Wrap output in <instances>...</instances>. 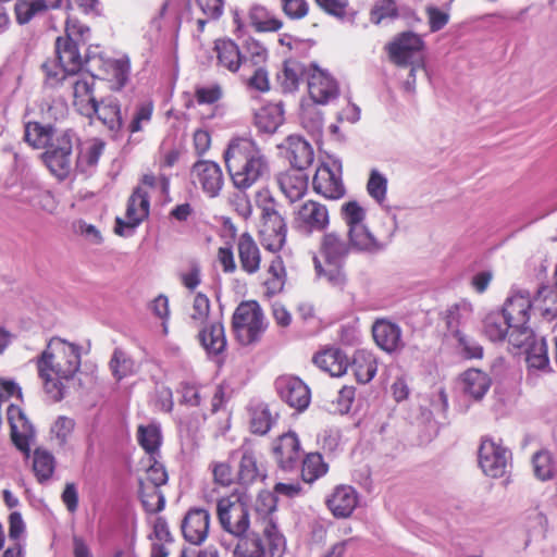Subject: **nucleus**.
Segmentation results:
<instances>
[{
    "label": "nucleus",
    "instance_id": "nucleus-1",
    "mask_svg": "<svg viewBox=\"0 0 557 557\" xmlns=\"http://www.w3.org/2000/svg\"><path fill=\"white\" fill-rule=\"evenodd\" d=\"M36 367L46 394L59 401L64 398L69 383L81 368V346L52 337L36 358Z\"/></svg>",
    "mask_w": 557,
    "mask_h": 557
},
{
    "label": "nucleus",
    "instance_id": "nucleus-2",
    "mask_svg": "<svg viewBox=\"0 0 557 557\" xmlns=\"http://www.w3.org/2000/svg\"><path fill=\"white\" fill-rule=\"evenodd\" d=\"M89 38L90 28L86 24L73 16L66 18L64 36L55 40V59L41 65L47 85L58 87L64 76L87 72V63L92 55H83L82 49L86 48Z\"/></svg>",
    "mask_w": 557,
    "mask_h": 557
},
{
    "label": "nucleus",
    "instance_id": "nucleus-3",
    "mask_svg": "<svg viewBox=\"0 0 557 557\" xmlns=\"http://www.w3.org/2000/svg\"><path fill=\"white\" fill-rule=\"evenodd\" d=\"M24 139L34 148H46L41 158L55 177L59 180L67 177L72 170L73 144L77 140L72 129H60L38 122H28L25 125Z\"/></svg>",
    "mask_w": 557,
    "mask_h": 557
},
{
    "label": "nucleus",
    "instance_id": "nucleus-4",
    "mask_svg": "<svg viewBox=\"0 0 557 557\" xmlns=\"http://www.w3.org/2000/svg\"><path fill=\"white\" fill-rule=\"evenodd\" d=\"M234 187L244 191L269 172V162L261 148L248 137L232 138L223 153Z\"/></svg>",
    "mask_w": 557,
    "mask_h": 557
},
{
    "label": "nucleus",
    "instance_id": "nucleus-5",
    "mask_svg": "<svg viewBox=\"0 0 557 557\" xmlns=\"http://www.w3.org/2000/svg\"><path fill=\"white\" fill-rule=\"evenodd\" d=\"M351 250L349 242L347 243L335 232L325 233L321 239L320 252L324 258L325 267L321 261L314 258V268L319 276L326 278L334 286H341L345 282V275L342 271L343 263Z\"/></svg>",
    "mask_w": 557,
    "mask_h": 557
},
{
    "label": "nucleus",
    "instance_id": "nucleus-6",
    "mask_svg": "<svg viewBox=\"0 0 557 557\" xmlns=\"http://www.w3.org/2000/svg\"><path fill=\"white\" fill-rule=\"evenodd\" d=\"M531 309H533V302L525 290L512 292L504 304L502 312L513 325V331L510 333V344L513 347H523L533 336V331L527 325Z\"/></svg>",
    "mask_w": 557,
    "mask_h": 557
},
{
    "label": "nucleus",
    "instance_id": "nucleus-7",
    "mask_svg": "<svg viewBox=\"0 0 557 557\" xmlns=\"http://www.w3.org/2000/svg\"><path fill=\"white\" fill-rule=\"evenodd\" d=\"M258 207L261 210L260 237L267 250L276 252L286 242V223L275 209L274 199L269 193H259Z\"/></svg>",
    "mask_w": 557,
    "mask_h": 557
},
{
    "label": "nucleus",
    "instance_id": "nucleus-8",
    "mask_svg": "<svg viewBox=\"0 0 557 557\" xmlns=\"http://www.w3.org/2000/svg\"><path fill=\"white\" fill-rule=\"evenodd\" d=\"M216 515L223 530L237 537L249 529V513L245 493L234 491L221 497L216 504Z\"/></svg>",
    "mask_w": 557,
    "mask_h": 557
},
{
    "label": "nucleus",
    "instance_id": "nucleus-9",
    "mask_svg": "<svg viewBox=\"0 0 557 557\" xmlns=\"http://www.w3.org/2000/svg\"><path fill=\"white\" fill-rule=\"evenodd\" d=\"M232 327L242 345L258 342L267 327L259 304L253 300L240 302L233 313Z\"/></svg>",
    "mask_w": 557,
    "mask_h": 557
},
{
    "label": "nucleus",
    "instance_id": "nucleus-10",
    "mask_svg": "<svg viewBox=\"0 0 557 557\" xmlns=\"http://www.w3.org/2000/svg\"><path fill=\"white\" fill-rule=\"evenodd\" d=\"M255 509L261 519L262 534L269 546V557H283L286 552V540L272 517L276 509V498L273 493L260 492L256 499Z\"/></svg>",
    "mask_w": 557,
    "mask_h": 557
},
{
    "label": "nucleus",
    "instance_id": "nucleus-11",
    "mask_svg": "<svg viewBox=\"0 0 557 557\" xmlns=\"http://www.w3.org/2000/svg\"><path fill=\"white\" fill-rule=\"evenodd\" d=\"M129 60L127 57L112 59L103 55H92L87 63V72L96 78L108 81L111 88L119 90L127 82L129 75Z\"/></svg>",
    "mask_w": 557,
    "mask_h": 557
},
{
    "label": "nucleus",
    "instance_id": "nucleus-12",
    "mask_svg": "<svg viewBox=\"0 0 557 557\" xmlns=\"http://www.w3.org/2000/svg\"><path fill=\"white\" fill-rule=\"evenodd\" d=\"M95 76L83 71L64 76L59 86H63L71 91L73 104L76 110L83 114H89L92 110V103L96 101L94 95Z\"/></svg>",
    "mask_w": 557,
    "mask_h": 557
},
{
    "label": "nucleus",
    "instance_id": "nucleus-13",
    "mask_svg": "<svg viewBox=\"0 0 557 557\" xmlns=\"http://www.w3.org/2000/svg\"><path fill=\"white\" fill-rule=\"evenodd\" d=\"M511 454L493 438H484L479 449V465L491 478H502L510 467Z\"/></svg>",
    "mask_w": 557,
    "mask_h": 557
},
{
    "label": "nucleus",
    "instance_id": "nucleus-14",
    "mask_svg": "<svg viewBox=\"0 0 557 557\" xmlns=\"http://www.w3.org/2000/svg\"><path fill=\"white\" fill-rule=\"evenodd\" d=\"M149 193L144 187L137 186L128 199L126 220L116 219L115 233L121 236H131L135 228L149 215Z\"/></svg>",
    "mask_w": 557,
    "mask_h": 557
},
{
    "label": "nucleus",
    "instance_id": "nucleus-15",
    "mask_svg": "<svg viewBox=\"0 0 557 557\" xmlns=\"http://www.w3.org/2000/svg\"><path fill=\"white\" fill-rule=\"evenodd\" d=\"M313 190L327 199H338L345 194L342 181V163L331 160L322 163L315 171L312 181Z\"/></svg>",
    "mask_w": 557,
    "mask_h": 557
},
{
    "label": "nucleus",
    "instance_id": "nucleus-16",
    "mask_svg": "<svg viewBox=\"0 0 557 557\" xmlns=\"http://www.w3.org/2000/svg\"><path fill=\"white\" fill-rule=\"evenodd\" d=\"M190 181L209 198H216L223 186L224 175L221 166L211 160H199L190 170Z\"/></svg>",
    "mask_w": 557,
    "mask_h": 557
},
{
    "label": "nucleus",
    "instance_id": "nucleus-17",
    "mask_svg": "<svg viewBox=\"0 0 557 557\" xmlns=\"http://www.w3.org/2000/svg\"><path fill=\"white\" fill-rule=\"evenodd\" d=\"M295 227L304 234L323 232L330 224V213L326 206L307 200L295 212Z\"/></svg>",
    "mask_w": 557,
    "mask_h": 557
},
{
    "label": "nucleus",
    "instance_id": "nucleus-18",
    "mask_svg": "<svg viewBox=\"0 0 557 557\" xmlns=\"http://www.w3.org/2000/svg\"><path fill=\"white\" fill-rule=\"evenodd\" d=\"M275 388L280 398L297 411H304L310 404V389L297 376L282 375L277 377Z\"/></svg>",
    "mask_w": 557,
    "mask_h": 557
},
{
    "label": "nucleus",
    "instance_id": "nucleus-19",
    "mask_svg": "<svg viewBox=\"0 0 557 557\" xmlns=\"http://www.w3.org/2000/svg\"><path fill=\"white\" fill-rule=\"evenodd\" d=\"M272 454L283 471L296 469L302 455L297 434L287 432L278 436L272 444Z\"/></svg>",
    "mask_w": 557,
    "mask_h": 557
},
{
    "label": "nucleus",
    "instance_id": "nucleus-20",
    "mask_svg": "<svg viewBox=\"0 0 557 557\" xmlns=\"http://www.w3.org/2000/svg\"><path fill=\"white\" fill-rule=\"evenodd\" d=\"M308 89L311 99L320 104H326L338 96L336 81L315 64L309 67Z\"/></svg>",
    "mask_w": 557,
    "mask_h": 557
},
{
    "label": "nucleus",
    "instance_id": "nucleus-21",
    "mask_svg": "<svg viewBox=\"0 0 557 557\" xmlns=\"http://www.w3.org/2000/svg\"><path fill=\"white\" fill-rule=\"evenodd\" d=\"M210 519L209 511L203 508L189 509L182 521L184 539L193 545L202 544L209 534Z\"/></svg>",
    "mask_w": 557,
    "mask_h": 557
},
{
    "label": "nucleus",
    "instance_id": "nucleus-22",
    "mask_svg": "<svg viewBox=\"0 0 557 557\" xmlns=\"http://www.w3.org/2000/svg\"><path fill=\"white\" fill-rule=\"evenodd\" d=\"M11 428V438L14 445L23 453L29 451L30 441L35 436V430L25 413L17 405H10L7 411Z\"/></svg>",
    "mask_w": 557,
    "mask_h": 557
},
{
    "label": "nucleus",
    "instance_id": "nucleus-23",
    "mask_svg": "<svg viewBox=\"0 0 557 557\" xmlns=\"http://www.w3.org/2000/svg\"><path fill=\"white\" fill-rule=\"evenodd\" d=\"M347 236L352 250L369 255L383 251L392 239V234L383 237L376 236L367 224L347 231Z\"/></svg>",
    "mask_w": 557,
    "mask_h": 557
},
{
    "label": "nucleus",
    "instance_id": "nucleus-24",
    "mask_svg": "<svg viewBox=\"0 0 557 557\" xmlns=\"http://www.w3.org/2000/svg\"><path fill=\"white\" fill-rule=\"evenodd\" d=\"M423 48L422 38L413 33H404L388 45V54L391 60L399 65L407 66L411 64L413 55Z\"/></svg>",
    "mask_w": 557,
    "mask_h": 557
},
{
    "label": "nucleus",
    "instance_id": "nucleus-25",
    "mask_svg": "<svg viewBox=\"0 0 557 557\" xmlns=\"http://www.w3.org/2000/svg\"><path fill=\"white\" fill-rule=\"evenodd\" d=\"M239 267L248 275L256 274L261 265V251L249 233H243L236 240Z\"/></svg>",
    "mask_w": 557,
    "mask_h": 557
},
{
    "label": "nucleus",
    "instance_id": "nucleus-26",
    "mask_svg": "<svg viewBox=\"0 0 557 557\" xmlns=\"http://www.w3.org/2000/svg\"><path fill=\"white\" fill-rule=\"evenodd\" d=\"M372 334L379 347L393 352L404 346L399 325L387 320H377L372 326Z\"/></svg>",
    "mask_w": 557,
    "mask_h": 557
},
{
    "label": "nucleus",
    "instance_id": "nucleus-27",
    "mask_svg": "<svg viewBox=\"0 0 557 557\" xmlns=\"http://www.w3.org/2000/svg\"><path fill=\"white\" fill-rule=\"evenodd\" d=\"M326 505L335 517L347 518L358 505V494L349 485H339L327 498Z\"/></svg>",
    "mask_w": 557,
    "mask_h": 557
},
{
    "label": "nucleus",
    "instance_id": "nucleus-28",
    "mask_svg": "<svg viewBox=\"0 0 557 557\" xmlns=\"http://www.w3.org/2000/svg\"><path fill=\"white\" fill-rule=\"evenodd\" d=\"M92 110L89 114H83L88 119L96 116L110 131H119L122 126V116L120 104L116 99L108 97L92 103Z\"/></svg>",
    "mask_w": 557,
    "mask_h": 557
},
{
    "label": "nucleus",
    "instance_id": "nucleus-29",
    "mask_svg": "<svg viewBox=\"0 0 557 557\" xmlns=\"http://www.w3.org/2000/svg\"><path fill=\"white\" fill-rule=\"evenodd\" d=\"M314 364L331 376H342L347 372L349 360L338 348L324 349L313 357Z\"/></svg>",
    "mask_w": 557,
    "mask_h": 557
},
{
    "label": "nucleus",
    "instance_id": "nucleus-30",
    "mask_svg": "<svg viewBox=\"0 0 557 557\" xmlns=\"http://www.w3.org/2000/svg\"><path fill=\"white\" fill-rule=\"evenodd\" d=\"M286 158L294 169L305 170L313 162L314 152L302 137L290 135L286 139Z\"/></svg>",
    "mask_w": 557,
    "mask_h": 557
},
{
    "label": "nucleus",
    "instance_id": "nucleus-31",
    "mask_svg": "<svg viewBox=\"0 0 557 557\" xmlns=\"http://www.w3.org/2000/svg\"><path fill=\"white\" fill-rule=\"evenodd\" d=\"M198 338L208 355L216 356L226 348L224 326L220 321L209 322L201 326Z\"/></svg>",
    "mask_w": 557,
    "mask_h": 557
},
{
    "label": "nucleus",
    "instance_id": "nucleus-32",
    "mask_svg": "<svg viewBox=\"0 0 557 557\" xmlns=\"http://www.w3.org/2000/svg\"><path fill=\"white\" fill-rule=\"evenodd\" d=\"M301 171L302 170L293 169L280 174L277 177V183L282 193L292 202L300 199L308 188V177Z\"/></svg>",
    "mask_w": 557,
    "mask_h": 557
},
{
    "label": "nucleus",
    "instance_id": "nucleus-33",
    "mask_svg": "<svg viewBox=\"0 0 557 557\" xmlns=\"http://www.w3.org/2000/svg\"><path fill=\"white\" fill-rule=\"evenodd\" d=\"M267 476V470L263 465L258 462L257 456L250 448H243L238 469V479L240 484L249 485L257 481H262Z\"/></svg>",
    "mask_w": 557,
    "mask_h": 557
},
{
    "label": "nucleus",
    "instance_id": "nucleus-34",
    "mask_svg": "<svg viewBox=\"0 0 557 557\" xmlns=\"http://www.w3.org/2000/svg\"><path fill=\"white\" fill-rule=\"evenodd\" d=\"M309 69L298 60L289 59L284 62L283 70L277 75V82L284 92L298 89L304 77L308 78Z\"/></svg>",
    "mask_w": 557,
    "mask_h": 557
},
{
    "label": "nucleus",
    "instance_id": "nucleus-35",
    "mask_svg": "<svg viewBox=\"0 0 557 557\" xmlns=\"http://www.w3.org/2000/svg\"><path fill=\"white\" fill-rule=\"evenodd\" d=\"M356 380L359 383H369L376 374L377 361L375 356L368 350H357L349 362Z\"/></svg>",
    "mask_w": 557,
    "mask_h": 557
},
{
    "label": "nucleus",
    "instance_id": "nucleus-36",
    "mask_svg": "<svg viewBox=\"0 0 557 557\" xmlns=\"http://www.w3.org/2000/svg\"><path fill=\"white\" fill-rule=\"evenodd\" d=\"M214 50L220 66L232 73L242 67V52L238 46L231 39H219L215 41Z\"/></svg>",
    "mask_w": 557,
    "mask_h": 557
},
{
    "label": "nucleus",
    "instance_id": "nucleus-37",
    "mask_svg": "<svg viewBox=\"0 0 557 557\" xmlns=\"http://www.w3.org/2000/svg\"><path fill=\"white\" fill-rule=\"evenodd\" d=\"M484 333L492 342H500L506 337L510 343V333L513 325L506 319L502 311L490 312L483 322Z\"/></svg>",
    "mask_w": 557,
    "mask_h": 557
},
{
    "label": "nucleus",
    "instance_id": "nucleus-38",
    "mask_svg": "<svg viewBox=\"0 0 557 557\" xmlns=\"http://www.w3.org/2000/svg\"><path fill=\"white\" fill-rule=\"evenodd\" d=\"M463 391L474 399H481L491 387L492 380L486 372L469 369L462 374Z\"/></svg>",
    "mask_w": 557,
    "mask_h": 557
},
{
    "label": "nucleus",
    "instance_id": "nucleus-39",
    "mask_svg": "<svg viewBox=\"0 0 557 557\" xmlns=\"http://www.w3.org/2000/svg\"><path fill=\"white\" fill-rule=\"evenodd\" d=\"M524 346H527V363L529 369L548 371L549 359L545 338L541 337L537 339L533 335Z\"/></svg>",
    "mask_w": 557,
    "mask_h": 557
},
{
    "label": "nucleus",
    "instance_id": "nucleus-40",
    "mask_svg": "<svg viewBox=\"0 0 557 557\" xmlns=\"http://www.w3.org/2000/svg\"><path fill=\"white\" fill-rule=\"evenodd\" d=\"M104 149V144L99 139H92L81 146L78 150L76 168L82 173L90 172L99 161Z\"/></svg>",
    "mask_w": 557,
    "mask_h": 557
},
{
    "label": "nucleus",
    "instance_id": "nucleus-41",
    "mask_svg": "<svg viewBox=\"0 0 557 557\" xmlns=\"http://www.w3.org/2000/svg\"><path fill=\"white\" fill-rule=\"evenodd\" d=\"M533 310L543 318L552 320L557 317V289L552 286H542L532 299Z\"/></svg>",
    "mask_w": 557,
    "mask_h": 557
},
{
    "label": "nucleus",
    "instance_id": "nucleus-42",
    "mask_svg": "<svg viewBox=\"0 0 557 557\" xmlns=\"http://www.w3.org/2000/svg\"><path fill=\"white\" fill-rule=\"evenodd\" d=\"M137 441L141 448L149 455V458L158 457L162 442L160 426L154 423L139 425L137 429Z\"/></svg>",
    "mask_w": 557,
    "mask_h": 557
},
{
    "label": "nucleus",
    "instance_id": "nucleus-43",
    "mask_svg": "<svg viewBox=\"0 0 557 557\" xmlns=\"http://www.w3.org/2000/svg\"><path fill=\"white\" fill-rule=\"evenodd\" d=\"M249 21L258 32H276L283 26L280 18L260 4H255L250 8Z\"/></svg>",
    "mask_w": 557,
    "mask_h": 557
},
{
    "label": "nucleus",
    "instance_id": "nucleus-44",
    "mask_svg": "<svg viewBox=\"0 0 557 557\" xmlns=\"http://www.w3.org/2000/svg\"><path fill=\"white\" fill-rule=\"evenodd\" d=\"M473 308L468 301H460L450 306L446 310L445 320L449 335L454 333L456 329L466 325L472 318Z\"/></svg>",
    "mask_w": 557,
    "mask_h": 557
},
{
    "label": "nucleus",
    "instance_id": "nucleus-45",
    "mask_svg": "<svg viewBox=\"0 0 557 557\" xmlns=\"http://www.w3.org/2000/svg\"><path fill=\"white\" fill-rule=\"evenodd\" d=\"M269 553L268 542L264 536L242 537L234 548V557H265Z\"/></svg>",
    "mask_w": 557,
    "mask_h": 557
},
{
    "label": "nucleus",
    "instance_id": "nucleus-46",
    "mask_svg": "<svg viewBox=\"0 0 557 557\" xmlns=\"http://www.w3.org/2000/svg\"><path fill=\"white\" fill-rule=\"evenodd\" d=\"M329 466L318 453L308 454L301 467V478L306 483H313L326 474Z\"/></svg>",
    "mask_w": 557,
    "mask_h": 557
},
{
    "label": "nucleus",
    "instance_id": "nucleus-47",
    "mask_svg": "<svg viewBox=\"0 0 557 557\" xmlns=\"http://www.w3.org/2000/svg\"><path fill=\"white\" fill-rule=\"evenodd\" d=\"M450 336L456 341L455 347L463 358L480 359L483 357V347L460 329H456Z\"/></svg>",
    "mask_w": 557,
    "mask_h": 557
},
{
    "label": "nucleus",
    "instance_id": "nucleus-48",
    "mask_svg": "<svg viewBox=\"0 0 557 557\" xmlns=\"http://www.w3.org/2000/svg\"><path fill=\"white\" fill-rule=\"evenodd\" d=\"M153 535L161 543L152 544L150 557H168L169 550L165 545L171 543L173 539L166 521L161 517L156 518L153 522Z\"/></svg>",
    "mask_w": 557,
    "mask_h": 557
},
{
    "label": "nucleus",
    "instance_id": "nucleus-49",
    "mask_svg": "<svg viewBox=\"0 0 557 557\" xmlns=\"http://www.w3.org/2000/svg\"><path fill=\"white\" fill-rule=\"evenodd\" d=\"M242 58V67L244 71L261 67L264 66L268 60V50L258 41H247Z\"/></svg>",
    "mask_w": 557,
    "mask_h": 557
},
{
    "label": "nucleus",
    "instance_id": "nucleus-50",
    "mask_svg": "<svg viewBox=\"0 0 557 557\" xmlns=\"http://www.w3.org/2000/svg\"><path fill=\"white\" fill-rule=\"evenodd\" d=\"M139 496L145 510L149 513H157L165 506V497L158 486L139 485Z\"/></svg>",
    "mask_w": 557,
    "mask_h": 557
},
{
    "label": "nucleus",
    "instance_id": "nucleus-51",
    "mask_svg": "<svg viewBox=\"0 0 557 557\" xmlns=\"http://www.w3.org/2000/svg\"><path fill=\"white\" fill-rule=\"evenodd\" d=\"M41 4L36 0H17L14 4L15 21L20 25H26L37 16L47 13Z\"/></svg>",
    "mask_w": 557,
    "mask_h": 557
},
{
    "label": "nucleus",
    "instance_id": "nucleus-52",
    "mask_svg": "<svg viewBox=\"0 0 557 557\" xmlns=\"http://www.w3.org/2000/svg\"><path fill=\"white\" fill-rule=\"evenodd\" d=\"M277 414L273 416L267 405L257 406L250 420L251 432L259 435L267 434L276 422Z\"/></svg>",
    "mask_w": 557,
    "mask_h": 557
},
{
    "label": "nucleus",
    "instance_id": "nucleus-53",
    "mask_svg": "<svg viewBox=\"0 0 557 557\" xmlns=\"http://www.w3.org/2000/svg\"><path fill=\"white\" fill-rule=\"evenodd\" d=\"M258 125L265 132H274L283 123V110L280 104H269L256 115Z\"/></svg>",
    "mask_w": 557,
    "mask_h": 557
},
{
    "label": "nucleus",
    "instance_id": "nucleus-54",
    "mask_svg": "<svg viewBox=\"0 0 557 557\" xmlns=\"http://www.w3.org/2000/svg\"><path fill=\"white\" fill-rule=\"evenodd\" d=\"M33 469L38 482H47L54 471L53 456L44 449H36L34 453Z\"/></svg>",
    "mask_w": 557,
    "mask_h": 557
},
{
    "label": "nucleus",
    "instance_id": "nucleus-55",
    "mask_svg": "<svg viewBox=\"0 0 557 557\" xmlns=\"http://www.w3.org/2000/svg\"><path fill=\"white\" fill-rule=\"evenodd\" d=\"M210 300L202 294L198 293L194 296L193 304L188 313L191 324L195 326H203L209 323Z\"/></svg>",
    "mask_w": 557,
    "mask_h": 557
},
{
    "label": "nucleus",
    "instance_id": "nucleus-56",
    "mask_svg": "<svg viewBox=\"0 0 557 557\" xmlns=\"http://www.w3.org/2000/svg\"><path fill=\"white\" fill-rule=\"evenodd\" d=\"M341 216L349 231L364 225L367 213L357 201H348L342 206Z\"/></svg>",
    "mask_w": 557,
    "mask_h": 557
},
{
    "label": "nucleus",
    "instance_id": "nucleus-57",
    "mask_svg": "<svg viewBox=\"0 0 557 557\" xmlns=\"http://www.w3.org/2000/svg\"><path fill=\"white\" fill-rule=\"evenodd\" d=\"M367 191L376 203L383 206L387 195V178L385 175L375 169L371 170Z\"/></svg>",
    "mask_w": 557,
    "mask_h": 557
},
{
    "label": "nucleus",
    "instance_id": "nucleus-58",
    "mask_svg": "<svg viewBox=\"0 0 557 557\" xmlns=\"http://www.w3.org/2000/svg\"><path fill=\"white\" fill-rule=\"evenodd\" d=\"M398 15L394 0H376L370 11V21L379 25L384 21H391Z\"/></svg>",
    "mask_w": 557,
    "mask_h": 557
},
{
    "label": "nucleus",
    "instance_id": "nucleus-59",
    "mask_svg": "<svg viewBox=\"0 0 557 557\" xmlns=\"http://www.w3.org/2000/svg\"><path fill=\"white\" fill-rule=\"evenodd\" d=\"M534 474L542 481L549 480L554 476V461L549 451L541 450L533 456Z\"/></svg>",
    "mask_w": 557,
    "mask_h": 557
},
{
    "label": "nucleus",
    "instance_id": "nucleus-60",
    "mask_svg": "<svg viewBox=\"0 0 557 557\" xmlns=\"http://www.w3.org/2000/svg\"><path fill=\"white\" fill-rule=\"evenodd\" d=\"M149 467L145 478L140 479L139 485H153L161 487L168 482V473L164 466L157 460V457L149 458Z\"/></svg>",
    "mask_w": 557,
    "mask_h": 557
},
{
    "label": "nucleus",
    "instance_id": "nucleus-61",
    "mask_svg": "<svg viewBox=\"0 0 557 557\" xmlns=\"http://www.w3.org/2000/svg\"><path fill=\"white\" fill-rule=\"evenodd\" d=\"M110 368L114 377L122 380L135 371V363L124 351L115 349L110 361Z\"/></svg>",
    "mask_w": 557,
    "mask_h": 557
},
{
    "label": "nucleus",
    "instance_id": "nucleus-62",
    "mask_svg": "<svg viewBox=\"0 0 557 557\" xmlns=\"http://www.w3.org/2000/svg\"><path fill=\"white\" fill-rule=\"evenodd\" d=\"M75 426V421L72 418L60 416L55 419L51 425L50 433L53 440L58 442L60 446L66 444L70 435L72 434Z\"/></svg>",
    "mask_w": 557,
    "mask_h": 557
},
{
    "label": "nucleus",
    "instance_id": "nucleus-63",
    "mask_svg": "<svg viewBox=\"0 0 557 557\" xmlns=\"http://www.w3.org/2000/svg\"><path fill=\"white\" fill-rule=\"evenodd\" d=\"M153 104L151 102H144L137 106L134 116L128 125L131 133L143 131L152 117Z\"/></svg>",
    "mask_w": 557,
    "mask_h": 557
},
{
    "label": "nucleus",
    "instance_id": "nucleus-64",
    "mask_svg": "<svg viewBox=\"0 0 557 557\" xmlns=\"http://www.w3.org/2000/svg\"><path fill=\"white\" fill-rule=\"evenodd\" d=\"M181 403L190 407L199 406L203 394L201 388L193 383L183 382L180 385Z\"/></svg>",
    "mask_w": 557,
    "mask_h": 557
}]
</instances>
